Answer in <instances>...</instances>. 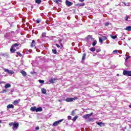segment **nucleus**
<instances>
[{"label": "nucleus", "mask_w": 131, "mask_h": 131, "mask_svg": "<svg viewBox=\"0 0 131 131\" xmlns=\"http://www.w3.org/2000/svg\"><path fill=\"white\" fill-rule=\"evenodd\" d=\"M9 125L10 126H12V129L13 130H16V129H18V127H19V123L16 122H10L9 123Z\"/></svg>", "instance_id": "1"}, {"label": "nucleus", "mask_w": 131, "mask_h": 131, "mask_svg": "<svg viewBox=\"0 0 131 131\" xmlns=\"http://www.w3.org/2000/svg\"><path fill=\"white\" fill-rule=\"evenodd\" d=\"M63 120H64V119H60L58 121H56L53 123L52 126H57V125H59V124H60V123H61V122H62V121H63Z\"/></svg>", "instance_id": "2"}, {"label": "nucleus", "mask_w": 131, "mask_h": 131, "mask_svg": "<svg viewBox=\"0 0 131 131\" xmlns=\"http://www.w3.org/2000/svg\"><path fill=\"white\" fill-rule=\"evenodd\" d=\"M123 74L126 76H131V71L124 70L123 72Z\"/></svg>", "instance_id": "3"}, {"label": "nucleus", "mask_w": 131, "mask_h": 131, "mask_svg": "<svg viewBox=\"0 0 131 131\" xmlns=\"http://www.w3.org/2000/svg\"><path fill=\"white\" fill-rule=\"evenodd\" d=\"M78 98L77 97L74 98H68L66 99V102H72L75 100H77Z\"/></svg>", "instance_id": "4"}, {"label": "nucleus", "mask_w": 131, "mask_h": 131, "mask_svg": "<svg viewBox=\"0 0 131 131\" xmlns=\"http://www.w3.org/2000/svg\"><path fill=\"white\" fill-rule=\"evenodd\" d=\"M5 72L8 73V74H14V72L12 70H10L7 69H4Z\"/></svg>", "instance_id": "5"}, {"label": "nucleus", "mask_w": 131, "mask_h": 131, "mask_svg": "<svg viewBox=\"0 0 131 131\" xmlns=\"http://www.w3.org/2000/svg\"><path fill=\"white\" fill-rule=\"evenodd\" d=\"M66 5L68 7H71L73 5V3L70 2V1L67 0L66 1Z\"/></svg>", "instance_id": "6"}, {"label": "nucleus", "mask_w": 131, "mask_h": 131, "mask_svg": "<svg viewBox=\"0 0 131 131\" xmlns=\"http://www.w3.org/2000/svg\"><path fill=\"white\" fill-rule=\"evenodd\" d=\"M93 115V113H91V114H88L83 116V118H84V119H87V118H90L91 116Z\"/></svg>", "instance_id": "7"}, {"label": "nucleus", "mask_w": 131, "mask_h": 131, "mask_svg": "<svg viewBox=\"0 0 131 131\" xmlns=\"http://www.w3.org/2000/svg\"><path fill=\"white\" fill-rule=\"evenodd\" d=\"M21 101V99H18L17 100H14L12 104L14 105V106H16V105H18L19 104V102Z\"/></svg>", "instance_id": "8"}, {"label": "nucleus", "mask_w": 131, "mask_h": 131, "mask_svg": "<svg viewBox=\"0 0 131 131\" xmlns=\"http://www.w3.org/2000/svg\"><path fill=\"white\" fill-rule=\"evenodd\" d=\"M14 105L13 104H8L7 105V109H14Z\"/></svg>", "instance_id": "9"}, {"label": "nucleus", "mask_w": 131, "mask_h": 131, "mask_svg": "<svg viewBox=\"0 0 131 131\" xmlns=\"http://www.w3.org/2000/svg\"><path fill=\"white\" fill-rule=\"evenodd\" d=\"M31 48H36L35 47V41L34 40H33L32 41V43L31 44Z\"/></svg>", "instance_id": "10"}, {"label": "nucleus", "mask_w": 131, "mask_h": 131, "mask_svg": "<svg viewBox=\"0 0 131 131\" xmlns=\"http://www.w3.org/2000/svg\"><path fill=\"white\" fill-rule=\"evenodd\" d=\"M41 111H42V108L41 107L36 108V112H41Z\"/></svg>", "instance_id": "11"}, {"label": "nucleus", "mask_w": 131, "mask_h": 131, "mask_svg": "<svg viewBox=\"0 0 131 131\" xmlns=\"http://www.w3.org/2000/svg\"><path fill=\"white\" fill-rule=\"evenodd\" d=\"M84 3H80V4H75V6H76V7H83L84 6Z\"/></svg>", "instance_id": "12"}, {"label": "nucleus", "mask_w": 131, "mask_h": 131, "mask_svg": "<svg viewBox=\"0 0 131 131\" xmlns=\"http://www.w3.org/2000/svg\"><path fill=\"white\" fill-rule=\"evenodd\" d=\"M31 111H32L33 112H35V111L36 112V106H32L30 108Z\"/></svg>", "instance_id": "13"}, {"label": "nucleus", "mask_w": 131, "mask_h": 131, "mask_svg": "<svg viewBox=\"0 0 131 131\" xmlns=\"http://www.w3.org/2000/svg\"><path fill=\"white\" fill-rule=\"evenodd\" d=\"M10 51L11 53H14L15 52H16V49H14V47H12L11 46V48H10Z\"/></svg>", "instance_id": "14"}, {"label": "nucleus", "mask_w": 131, "mask_h": 131, "mask_svg": "<svg viewBox=\"0 0 131 131\" xmlns=\"http://www.w3.org/2000/svg\"><path fill=\"white\" fill-rule=\"evenodd\" d=\"M20 73H21L22 75H23L24 76H27V73H26V72L24 71H21L20 72Z\"/></svg>", "instance_id": "15"}, {"label": "nucleus", "mask_w": 131, "mask_h": 131, "mask_svg": "<svg viewBox=\"0 0 131 131\" xmlns=\"http://www.w3.org/2000/svg\"><path fill=\"white\" fill-rule=\"evenodd\" d=\"M125 30L127 31H131V26H127L125 28Z\"/></svg>", "instance_id": "16"}, {"label": "nucleus", "mask_w": 131, "mask_h": 131, "mask_svg": "<svg viewBox=\"0 0 131 131\" xmlns=\"http://www.w3.org/2000/svg\"><path fill=\"white\" fill-rule=\"evenodd\" d=\"M41 93L42 94H47V90H46L45 88H42Z\"/></svg>", "instance_id": "17"}, {"label": "nucleus", "mask_w": 131, "mask_h": 131, "mask_svg": "<svg viewBox=\"0 0 131 131\" xmlns=\"http://www.w3.org/2000/svg\"><path fill=\"white\" fill-rule=\"evenodd\" d=\"M54 3H55V4H57V5H59V3H61L62 1L61 0H53Z\"/></svg>", "instance_id": "18"}, {"label": "nucleus", "mask_w": 131, "mask_h": 131, "mask_svg": "<svg viewBox=\"0 0 131 131\" xmlns=\"http://www.w3.org/2000/svg\"><path fill=\"white\" fill-rule=\"evenodd\" d=\"M85 57H86V53H83L82 57V60L83 61L85 60Z\"/></svg>", "instance_id": "19"}, {"label": "nucleus", "mask_w": 131, "mask_h": 131, "mask_svg": "<svg viewBox=\"0 0 131 131\" xmlns=\"http://www.w3.org/2000/svg\"><path fill=\"white\" fill-rule=\"evenodd\" d=\"M20 44H18L17 43H15L14 44H13L11 46L12 48H16V47H19Z\"/></svg>", "instance_id": "20"}, {"label": "nucleus", "mask_w": 131, "mask_h": 131, "mask_svg": "<svg viewBox=\"0 0 131 131\" xmlns=\"http://www.w3.org/2000/svg\"><path fill=\"white\" fill-rule=\"evenodd\" d=\"M96 123H97V124H98V125H99V126H102V125H104V123H103V122H96Z\"/></svg>", "instance_id": "21"}, {"label": "nucleus", "mask_w": 131, "mask_h": 131, "mask_svg": "<svg viewBox=\"0 0 131 131\" xmlns=\"http://www.w3.org/2000/svg\"><path fill=\"white\" fill-rule=\"evenodd\" d=\"M10 86H11V84H10V83H7L5 85V89H8V88H10Z\"/></svg>", "instance_id": "22"}, {"label": "nucleus", "mask_w": 131, "mask_h": 131, "mask_svg": "<svg viewBox=\"0 0 131 131\" xmlns=\"http://www.w3.org/2000/svg\"><path fill=\"white\" fill-rule=\"evenodd\" d=\"M35 3L36 4H38V5H40L41 4V0H36Z\"/></svg>", "instance_id": "23"}, {"label": "nucleus", "mask_w": 131, "mask_h": 131, "mask_svg": "<svg viewBox=\"0 0 131 131\" xmlns=\"http://www.w3.org/2000/svg\"><path fill=\"white\" fill-rule=\"evenodd\" d=\"M41 21V19H40V18H38V19L36 20V23L37 24H38L39 23H40Z\"/></svg>", "instance_id": "24"}, {"label": "nucleus", "mask_w": 131, "mask_h": 131, "mask_svg": "<svg viewBox=\"0 0 131 131\" xmlns=\"http://www.w3.org/2000/svg\"><path fill=\"white\" fill-rule=\"evenodd\" d=\"M75 114H76V113L75 112V110H73L71 113V115L72 116H74V115H75Z\"/></svg>", "instance_id": "25"}, {"label": "nucleus", "mask_w": 131, "mask_h": 131, "mask_svg": "<svg viewBox=\"0 0 131 131\" xmlns=\"http://www.w3.org/2000/svg\"><path fill=\"white\" fill-rule=\"evenodd\" d=\"M111 38H113V39H116V38H117V36L115 35L113 36L112 35H111Z\"/></svg>", "instance_id": "26"}, {"label": "nucleus", "mask_w": 131, "mask_h": 131, "mask_svg": "<svg viewBox=\"0 0 131 131\" xmlns=\"http://www.w3.org/2000/svg\"><path fill=\"white\" fill-rule=\"evenodd\" d=\"M78 118V116H76L73 118V121H76V120Z\"/></svg>", "instance_id": "27"}, {"label": "nucleus", "mask_w": 131, "mask_h": 131, "mask_svg": "<svg viewBox=\"0 0 131 131\" xmlns=\"http://www.w3.org/2000/svg\"><path fill=\"white\" fill-rule=\"evenodd\" d=\"M97 45V40H95L94 42L92 43V46L93 47H95Z\"/></svg>", "instance_id": "28"}, {"label": "nucleus", "mask_w": 131, "mask_h": 131, "mask_svg": "<svg viewBox=\"0 0 131 131\" xmlns=\"http://www.w3.org/2000/svg\"><path fill=\"white\" fill-rule=\"evenodd\" d=\"M118 53V50H116L113 51V54H117Z\"/></svg>", "instance_id": "29"}, {"label": "nucleus", "mask_w": 131, "mask_h": 131, "mask_svg": "<svg viewBox=\"0 0 131 131\" xmlns=\"http://www.w3.org/2000/svg\"><path fill=\"white\" fill-rule=\"evenodd\" d=\"M54 80H56V79H51L50 80H49V82H50V83H54Z\"/></svg>", "instance_id": "30"}, {"label": "nucleus", "mask_w": 131, "mask_h": 131, "mask_svg": "<svg viewBox=\"0 0 131 131\" xmlns=\"http://www.w3.org/2000/svg\"><path fill=\"white\" fill-rule=\"evenodd\" d=\"M17 55L19 56V57H22V54L19 52H16Z\"/></svg>", "instance_id": "31"}, {"label": "nucleus", "mask_w": 131, "mask_h": 131, "mask_svg": "<svg viewBox=\"0 0 131 131\" xmlns=\"http://www.w3.org/2000/svg\"><path fill=\"white\" fill-rule=\"evenodd\" d=\"M62 39H60L59 41V43L60 44V46L61 47V48H63V45L62 44Z\"/></svg>", "instance_id": "32"}, {"label": "nucleus", "mask_w": 131, "mask_h": 131, "mask_svg": "<svg viewBox=\"0 0 131 131\" xmlns=\"http://www.w3.org/2000/svg\"><path fill=\"white\" fill-rule=\"evenodd\" d=\"M90 51H91V52H95V51H96V48L92 47L90 49Z\"/></svg>", "instance_id": "33"}, {"label": "nucleus", "mask_w": 131, "mask_h": 131, "mask_svg": "<svg viewBox=\"0 0 131 131\" xmlns=\"http://www.w3.org/2000/svg\"><path fill=\"white\" fill-rule=\"evenodd\" d=\"M46 36H47V33H45V32L42 33V36L43 37H46Z\"/></svg>", "instance_id": "34"}, {"label": "nucleus", "mask_w": 131, "mask_h": 131, "mask_svg": "<svg viewBox=\"0 0 131 131\" xmlns=\"http://www.w3.org/2000/svg\"><path fill=\"white\" fill-rule=\"evenodd\" d=\"M52 53H53V54H57V50L56 49H53Z\"/></svg>", "instance_id": "35"}, {"label": "nucleus", "mask_w": 131, "mask_h": 131, "mask_svg": "<svg viewBox=\"0 0 131 131\" xmlns=\"http://www.w3.org/2000/svg\"><path fill=\"white\" fill-rule=\"evenodd\" d=\"M39 83H45V81L43 80H38Z\"/></svg>", "instance_id": "36"}, {"label": "nucleus", "mask_w": 131, "mask_h": 131, "mask_svg": "<svg viewBox=\"0 0 131 131\" xmlns=\"http://www.w3.org/2000/svg\"><path fill=\"white\" fill-rule=\"evenodd\" d=\"M102 38L103 40H106V39H107V37H106V36H102Z\"/></svg>", "instance_id": "37"}, {"label": "nucleus", "mask_w": 131, "mask_h": 131, "mask_svg": "<svg viewBox=\"0 0 131 131\" xmlns=\"http://www.w3.org/2000/svg\"><path fill=\"white\" fill-rule=\"evenodd\" d=\"M71 118H72V117H71V116H68V120H71Z\"/></svg>", "instance_id": "38"}, {"label": "nucleus", "mask_w": 131, "mask_h": 131, "mask_svg": "<svg viewBox=\"0 0 131 131\" xmlns=\"http://www.w3.org/2000/svg\"><path fill=\"white\" fill-rule=\"evenodd\" d=\"M99 42H103V39L102 38H99Z\"/></svg>", "instance_id": "39"}, {"label": "nucleus", "mask_w": 131, "mask_h": 131, "mask_svg": "<svg viewBox=\"0 0 131 131\" xmlns=\"http://www.w3.org/2000/svg\"><path fill=\"white\" fill-rule=\"evenodd\" d=\"M125 19L126 20V21H128V16H126L125 17Z\"/></svg>", "instance_id": "40"}, {"label": "nucleus", "mask_w": 131, "mask_h": 131, "mask_svg": "<svg viewBox=\"0 0 131 131\" xmlns=\"http://www.w3.org/2000/svg\"><path fill=\"white\" fill-rule=\"evenodd\" d=\"M129 58H130V56H129L126 57L125 61H126V60H128V59H129Z\"/></svg>", "instance_id": "41"}, {"label": "nucleus", "mask_w": 131, "mask_h": 131, "mask_svg": "<svg viewBox=\"0 0 131 131\" xmlns=\"http://www.w3.org/2000/svg\"><path fill=\"white\" fill-rule=\"evenodd\" d=\"M55 46H57V47L59 49V48H60V45H59V44H56L55 45Z\"/></svg>", "instance_id": "42"}, {"label": "nucleus", "mask_w": 131, "mask_h": 131, "mask_svg": "<svg viewBox=\"0 0 131 131\" xmlns=\"http://www.w3.org/2000/svg\"><path fill=\"white\" fill-rule=\"evenodd\" d=\"M105 26H109V23H106L105 24Z\"/></svg>", "instance_id": "43"}, {"label": "nucleus", "mask_w": 131, "mask_h": 131, "mask_svg": "<svg viewBox=\"0 0 131 131\" xmlns=\"http://www.w3.org/2000/svg\"><path fill=\"white\" fill-rule=\"evenodd\" d=\"M3 93H7V90H3Z\"/></svg>", "instance_id": "44"}, {"label": "nucleus", "mask_w": 131, "mask_h": 131, "mask_svg": "<svg viewBox=\"0 0 131 131\" xmlns=\"http://www.w3.org/2000/svg\"><path fill=\"white\" fill-rule=\"evenodd\" d=\"M35 129L38 130L39 129V127L37 126L35 128Z\"/></svg>", "instance_id": "45"}, {"label": "nucleus", "mask_w": 131, "mask_h": 131, "mask_svg": "<svg viewBox=\"0 0 131 131\" xmlns=\"http://www.w3.org/2000/svg\"><path fill=\"white\" fill-rule=\"evenodd\" d=\"M84 0H79V2H80L81 3L83 2Z\"/></svg>", "instance_id": "46"}, {"label": "nucleus", "mask_w": 131, "mask_h": 131, "mask_svg": "<svg viewBox=\"0 0 131 131\" xmlns=\"http://www.w3.org/2000/svg\"><path fill=\"white\" fill-rule=\"evenodd\" d=\"M92 120H93V118H90L89 121H92Z\"/></svg>", "instance_id": "47"}, {"label": "nucleus", "mask_w": 131, "mask_h": 131, "mask_svg": "<svg viewBox=\"0 0 131 131\" xmlns=\"http://www.w3.org/2000/svg\"><path fill=\"white\" fill-rule=\"evenodd\" d=\"M88 37H92V35H89Z\"/></svg>", "instance_id": "48"}, {"label": "nucleus", "mask_w": 131, "mask_h": 131, "mask_svg": "<svg viewBox=\"0 0 131 131\" xmlns=\"http://www.w3.org/2000/svg\"><path fill=\"white\" fill-rule=\"evenodd\" d=\"M98 52H101V49L98 50Z\"/></svg>", "instance_id": "49"}, {"label": "nucleus", "mask_w": 131, "mask_h": 131, "mask_svg": "<svg viewBox=\"0 0 131 131\" xmlns=\"http://www.w3.org/2000/svg\"><path fill=\"white\" fill-rule=\"evenodd\" d=\"M129 108H131V104L129 105Z\"/></svg>", "instance_id": "50"}, {"label": "nucleus", "mask_w": 131, "mask_h": 131, "mask_svg": "<svg viewBox=\"0 0 131 131\" xmlns=\"http://www.w3.org/2000/svg\"><path fill=\"white\" fill-rule=\"evenodd\" d=\"M124 4L125 5V6H126V4H125V3H124Z\"/></svg>", "instance_id": "51"}, {"label": "nucleus", "mask_w": 131, "mask_h": 131, "mask_svg": "<svg viewBox=\"0 0 131 131\" xmlns=\"http://www.w3.org/2000/svg\"><path fill=\"white\" fill-rule=\"evenodd\" d=\"M0 123H2V121L0 120Z\"/></svg>", "instance_id": "52"}]
</instances>
